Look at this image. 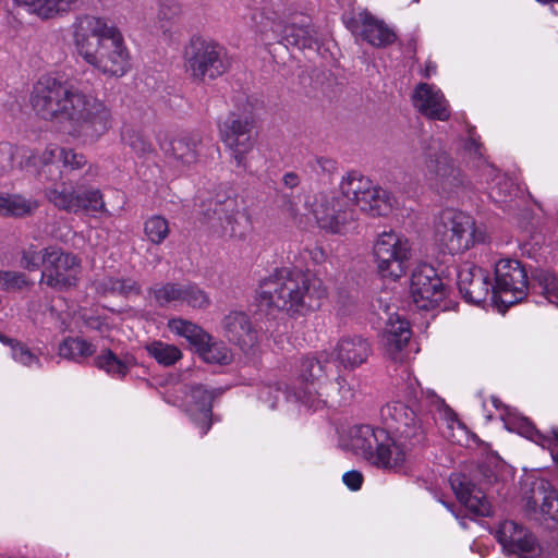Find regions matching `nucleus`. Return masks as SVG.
Wrapping results in <instances>:
<instances>
[{
    "instance_id": "obj_1",
    "label": "nucleus",
    "mask_w": 558,
    "mask_h": 558,
    "mask_svg": "<svg viewBox=\"0 0 558 558\" xmlns=\"http://www.w3.org/2000/svg\"><path fill=\"white\" fill-rule=\"evenodd\" d=\"M326 295L320 279L298 269H283L259 284L256 301L259 311L276 308L290 315H304L318 308Z\"/></svg>"
},
{
    "instance_id": "obj_2",
    "label": "nucleus",
    "mask_w": 558,
    "mask_h": 558,
    "mask_svg": "<svg viewBox=\"0 0 558 558\" xmlns=\"http://www.w3.org/2000/svg\"><path fill=\"white\" fill-rule=\"evenodd\" d=\"M77 53L105 74L122 76L129 66V53L120 32L96 16L84 15L74 31Z\"/></svg>"
},
{
    "instance_id": "obj_3",
    "label": "nucleus",
    "mask_w": 558,
    "mask_h": 558,
    "mask_svg": "<svg viewBox=\"0 0 558 558\" xmlns=\"http://www.w3.org/2000/svg\"><path fill=\"white\" fill-rule=\"evenodd\" d=\"M380 417L395 448V465H401L411 451L425 446L427 433L422 416L409 404L388 402L381 407Z\"/></svg>"
},
{
    "instance_id": "obj_4",
    "label": "nucleus",
    "mask_w": 558,
    "mask_h": 558,
    "mask_svg": "<svg viewBox=\"0 0 558 558\" xmlns=\"http://www.w3.org/2000/svg\"><path fill=\"white\" fill-rule=\"evenodd\" d=\"M72 101L74 102H71V112L66 120L71 126V135L96 141L111 128V111L102 101L81 90Z\"/></svg>"
},
{
    "instance_id": "obj_5",
    "label": "nucleus",
    "mask_w": 558,
    "mask_h": 558,
    "mask_svg": "<svg viewBox=\"0 0 558 558\" xmlns=\"http://www.w3.org/2000/svg\"><path fill=\"white\" fill-rule=\"evenodd\" d=\"M78 90L66 81L43 77L34 86L31 104L41 119L63 123L69 118L72 99Z\"/></svg>"
},
{
    "instance_id": "obj_6",
    "label": "nucleus",
    "mask_w": 558,
    "mask_h": 558,
    "mask_svg": "<svg viewBox=\"0 0 558 558\" xmlns=\"http://www.w3.org/2000/svg\"><path fill=\"white\" fill-rule=\"evenodd\" d=\"M199 214L203 223L221 238L243 239L251 228L250 217L232 197L203 202Z\"/></svg>"
},
{
    "instance_id": "obj_7",
    "label": "nucleus",
    "mask_w": 558,
    "mask_h": 558,
    "mask_svg": "<svg viewBox=\"0 0 558 558\" xmlns=\"http://www.w3.org/2000/svg\"><path fill=\"white\" fill-rule=\"evenodd\" d=\"M481 240L475 233L474 221L470 216L453 209L441 211L435 225V241L442 253H464Z\"/></svg>"
},
{
    "instance_id": "obj_8",
    "label": "nucleus",
    "mask_w": 558,
    "mask_h": 558,
    "mask_svg": "<svg viewBox=\"0 0 558 558\" xmlns=\"http://www.w3.org/2000/svg\"><path fill=\"white\" fill-rule=\"evenodd\" d=\"M493 303L500 312L522 302L529 290V279L524 265L515 258H501L495 264Z\"/></svg>"
},
{
    "instance_id": "obj_9",
    "label": "nucleus",
    "mask_w": 558,
    "mask_h": 558,
    "mask_svg": "<svg viewBox=\"0 0 558 558\" xmlns=\"http://www.w3.org/2000/svg\"><path fill=\"white\" fill-rule=\"evenodd\" d=\"M389 439L390 435L384 428L355 425L350 428L345 447L377 468L391 469L397 465Z\"/></svg>"
},
{
    "instance_id": "obj_10",
    "label": "nucleus",
    "mask_w": 558,
    "mask_h": 558,
    "mask_svg": "<svg viewBox=\"0 0 558 558\" xmlns=\"http://www.w3.org/2000/svg\"><path fill=\"white\" fill-rule=\"evenodd\" d=\"M186 71L196 81H213L228 70L223 49L214 41L194 36L184 49Z\"/></svg>"
},
{
    "instance_id": "obj_11",
    "label": "nucleus",
    "mask_w": 558,
    "mask_h": 558,
    "mask_svg": "<svg viewBox=\"0 0 558 558\" xmlns=\"http://www.w3.org/2000/svg\"><path fill=\"white\" fill-rule=\"evenodd\" d=\"M373 254L378 274L397 280L407 272L412 248L407 238L389 231L378 235Z\"/></svg>"
},
{
    "instance_id": "obj_12",
    "label": "nucleus",
    "mask_w": 558,
    "mask_h": 558,
    "mask_svg": "<svg viewBox=\"0 0 558 558\" xmlns=\"http://www.w3.org/2000/svg\"><path fill=\"white\" fill-rule=\"evenodd\" d=\"M255 120L251 111H232L220 125L221 140L233 150L238 167H246L245 154L254 145Z\"/></svg>"
},
{
    "instance_id": "obj_13",
    "label": "nucleus",
    "mask_w": 558,
    "mask_h": 558,
    "mask_svg": "<svg viewBox=\"0 0 558 558\" xmlns=\"http://www.w3.org/2000/svg\"><path fill=\"white\" fill-rule=\"evenodd\" d=\"M424 155L426 166L435 174L436 184L442 195L450 197L465 185V175L438 141L432 138Z\"/></svg>"
},
{
    "instance_id": "obj_14",
    "label": "nucleus",
    "mask_w": 558,
    "mask_h": 558,
    "mask_svg": "<svg viewBox=\"0 0 558 558\" xmlns=\"http://www.w3.org/2000/svg\"><path fill=\"white\" fill-rule=\"evenodd\" d=\"M81 267L80 259L57 246L46 247V264L40 282L62 291L76 286V274Z\"/></svg>"
},
{
    "instance_id": "obj_15",
    "label": "nucleus",
    "mask_w": 558,
    "mask_h": 558,
    "mask_svg": "<svg viewBox=\"0 0 558 558\" xmlns=\"http://www.w3.org/2000/svg\"><path fill=\"white\" fill-rule=\"evenodd\" d=\"M410 291L418 310L430 311L440 306L448 288L433 266L422 264L412 272Z\"/></svg>"
},
{
    "instance_id": "obj_16",
    "label": "nucleus",
    "mask_w": 558,
    "mask_h": 558,
    "mask_svg": "<svg viewBox=\"0 0 558 558\" xmlns=\"http://www.w3.org/2000/svg\"><path fill=\"white\" fill-rule=\"evenodd\" d=\"M523 512L535 521L551 520L558 523V492L553 484L545 478H536L524 490Z\"/></svg>"
},
{
    "instance_id": "obj_17",
    "label": "nucleus",
    "mask_w": 558,
    "mask_h": 558,
    "mask_svg": "<svg viewBox=\"0 0 558 558\" xmlns=\"http://www.w3.org/2000/svg\"><path fill=\"white\" fill-rule=\"evenodd\" d=\"M45 194L50 203L68 213L76 214L81 210L102 213L106 210L99 190L73 189L68 187L65 183H60L47 189Z\"/></svg>"
},
{
    "instance_id": "obj_18",
    "label": "nucleus",
    "mask_w": 558,
    "mask_h": 558,
    "mask_svg": "<svg viewBox=\"0 0 558 558\" xmlns=\"http://www.w3.org/2000/svg\"><path fill=\"white\" fill-rule=\"evenodd\" d=\"M272 33L277 35V45L295 47L300 50L319 49L320 38L312 19L305 14L292 15L286 22H276Z\"/></svg>"
},
{
    "instance_id": "obj_19",
    "label": "nucleus",
    "mask_w": 558,
    "mask_h": 558,
    "mask_svg": "<svg viewBox=\"0 0 558 558\" xmlns=\"http://www.w3.org/2000/svg\"><path fill=\"white\" fill-rule=\"evenodd\" d=\"M496 538L502 549L519 558H534L541 554L536 536L522 524L505 520L496 531Z\"/></svg>"
},
{
    "instance_id": "obj_20",
    "label": "nucleus",
    "mask_w": 558,
    "mask_h": 558,
    "mask_svg": "<svg viewBox=\"0 0 558 558\" xmlns=\"http://www.w3.org/2000/svg\"><path fill=\"white\" fill-rule=\"evenodd\" d=\"M299 399L308 407H318L319 403L341 407L353 399V391L345 378L338 376L333 379L326 378L319 386L316 383L308 385L304 389V397Z\"/></svg>"
},
{
    "instance_id": "obj_21",
    "label": "nucleus",
    "mask_w": 558,
    "mask_h": 558,
    "mask_svg": "<svg viewBox=\"0 0 558 558\" xmlns=\"http://www.w3.org/2000/svg\"><path fill=\"white\" fill-rule=\"evenodd\" d=\"M493 287L488 272L481 267L465 265L458 272V288L462 298L472 304L485 302Z\"/></svg>"
},
{
    "instance_id": "obj_22",
    "label": "nucleus",
    "mask_w": 558,
    "mask_h": 558,
    "mask_svg": "<svg viewBox=\"0 0 558 558\" xmlns=\"http://www.w3.org/2000/svg\"><path fill=\"white\" fill-rule=\"evenodd\" d=\"M332 353L345 369L353 371L367 362L372 345L362 336L348 335L338 340Z\"/></svg>"
},
{
    "instance_id": "obj_23",
    "label": "nucleus",
    "mask_w": 558,
    "mask_h": 558,
    "mask_svg": "<svg viewBox=\"0 0 558 558\" xmlns=\"http://www.w3.org/2000/svg\"><path fill=\"white\" fill-rule=\"evenodd\" d=\"M222 328L228 340L242 350L252 348L256 342V331L243 312L229 313L222 320Z\"/></svg>"
},
{
    "instance_id": "obj_24",
    "label": "nucleus",
    "mask_w": 558,
    "mask_h": 558,
    "mask_svg": "<svg viewBox=\"0 0 558 558\" xmlns=\"http://www.w3.org/2000/svg\"><path fill=\"white\" fill-rule=\"evenodd\" d=\"M413 102L422 114L433 120L445 121L449 118L442 94L435 92L427 83H420L416 86Z\"/></svg>"
},
{
    "instance_id": "obj_25",
    "label": "nucleus",
    "mask_w": 558,
    "mask_h": 558,
    "mask_svg": "<svg viewBox=\"0 0 558 558\" xmlns=\"http://www.w3.org/2000/svg\"><path fill=\"white\" fill-rule=\"evenodd\" d=\"M452 489L458 500L471 512L480 517L490 514V504L486 495L470 481H452Z\"/></svg>"
},
{
    "instance_id": "obj_26",
    "label": "nucleus",
    "mask_w": 558,
    "mask_h": 558,
    "mask_svg": "<svg viewBox=\"0 0 558 558\" xmlns=\"http://www.w3.org/2000/svg\"><path fill=\"white\" fill-rule=\"evenodd\" d=\"M356 206L373 217H384L392 210L393 197L388 191L379 186H372L362 193Z\"/></svg>"
},
{
    "instance_id": "obj_27",
    "label": "nucleus",
    "mask_w": 558,
    "mask_h": 558,
    "mask_svg": "<svg viewBox=\"0 0 558 558\" xmlns=\"http://www.w3.org/2000/svg\"><path fill=\"white\" fill-rule=\"evenodd\" d=\"M136 364L133 355L126 354L124 357H119L112 350L104 349L95 359L94 365L105 371L107 374L124 378L130 372L131 367Z\"/></svg>"
},
{
    "instance_id": "obj_28",
    "label": "nucleus",
    "mask_w": 558,
    "mask_h": 558,
    "mask_svg": "<svg viewBox=\"0 0 558 558\" xmlns=\"http://www.w3.org/2000/svg\"><path fill=\"white\" fill-rule=\"evenodd\" d=\"M38 203L25 198L20 194L0 193V216L12 218H26L38 208Z\"/></svg>"
},
{
    "instance_id": "obj_29",
    "label": "nucleus",
    "mask_w": 558,
    "mask_h": 558,
    "mask_svg": "<svg viewBox=\"0 0 558 558\" xmlns=\"http://www.w3.org/2000/svg\"><path fill=\"white\" fill-rule=\"evenodd\" d=\"M362 36L376 47H385L396 40V34L383 21L368 13L363 19Z\"/></svg>"
},
{
    "instance_id": "obj_30",
    "label": "nucleus",
    "mask_w": 558,
    "mask_h": 558,
    "mask_svg": "<svg viewBox=\"0 0 558 558\" xmlns=\"http://www.w3.org/2000/svg\"><path fill=\"white\" fill-rule=\"evenodd\" d=\"M201 144L202 138L198 135L182 136L170 142L169 150L178 161L190 166L198 160V146Z\"/></svg>"
},
{
    "instance_id": "obj_31",
    "label": "nucleus",
    "mask_w": 558,
    "mask_h": 558,
    "mask_svg": "<svg viewBox=\"0 0 558 558\" xmlns=\"http://www.w3.org/2000/svg\"><path fill=\"white\" fill-rule=\"evenodd\" d=\"M169 328L177 335L184 337L196 350L199 345H204L205 341L211 340V336L203 328L182 318L171 319Z\"/></svg>"
},
{
    "instance_id": "obj_32",
    "label": "nucleus",
    "mask_w": 558,
    "mask_h": 558,
    "mask_svg": "<svg viewBox=\"0 0 558 558\" xmlns=\"http://www.w3.org/2000/svg\"><path fill=\"white\" fill-rule=\"evenodd\" d=\"M191 397L196 405V409L203 416L201 427L203 433L206 434L211 427V415H213V401L215 393L198 385L191 389Z\"/></svg>"
},
{
    "instance_id": "obj_33",
    "label": "nucleus",
    "mask_w": 558,
    "mask_h": 558,
    "mask_svg": "<svg viewBox=\"0 0 558 558\" xmlns=\"http://www.w3.org/2000/svg\"><path fill=\"white\" fill-rule=\"evenodd\" d=\"M319 207L322 210L315 209V215L320 227L331 233H342L345 230L347 213L333 207L329 208L328 201H326V207L324 204Z\"/></svg>"
},
{
    "instance_id": "obj_34",
    "label": "nucleus",
    "mask_w": 558,
    "mask_h": 558,
    "mask_svg": "<svg viewBox=\"0 0 558 558\" xmlns=\"http://www.w3.org/2000/svg\"><path fill=\"white\" fill-rule=\"evenodd\" d=\"M145 349L158 364L165 367L174 365L182 357V352L178 347L161 341H153L146 344Z\"/></svg>"
},
{
    "instance_id": "obj_35",
    "label": "nucleus",
    "mask_w": 558,
    "mask_h": 558,
    "mask_svg": "<svg viewBox=\"0 0 558 558\" xmlns=\"http://www.w3.org/2000/svg\"><path fill=\"white\" fill-rule=\"evenodd\" d=\"M301 377L303 379L304 387L302 388V395H299V397H304V389L308 385L316 383V386H319L327 378L325 376L324 362L314 356L304 357L301 363Z\"/></svg>"
},
{
    "instance_id": "obj_36",
    "label": "nucleus",
    "mask_w": 558,
    "mask_h": 558,
    "mask_svg": "<svg viewBox=\"0 0 558 558\" xmlns=\"http://www.w3.org/2000/svg\"><path fill=\"white\" fill-rule=\"evenodd\" d=\"M196 352L206 363L227 365L232 361L230 350L222 342L213 341V339L205 341Z\"/></svg>"
},
{
    "instance_id": "obj_37",
    "label": "nucleus",
    "mask_w": 558,
    "mask_h": 558,
    "mask_svg": "<svg viewBox=\"0 0 558 558\" xmlns=\"http://www.w3.org/2000/svg\"><path fill=\"white\" fill-rule=\"evenodd\" d=\"M371 186V182L365 180L363 175L356 171H351L345 178H343L340 190L344 197L357 204L362 193L367 191Z\"/></svg>"
},
{
    "instance_id": "obj_38",
    "label": "nucleus",
    "mask_w": 558,
    "mask_h": 558,
    "mask_svg": "<svg viewBox=\"0 0 558 558\" xmlns=\"http://www.w3.org/2000/svg\"><path fill=\"white\" fill-rule=\"evenodd\" d=\"M94 353V347L90 342L69 337L59 345V355L65 359H75L78 356H90Z\"/></svg>"
},
{
    "instance_id": "obj_39",
    "label": "nucleus",
    "mask_w": 558,
    "mask_h": 558,
    "mask_svg": "<svg viewBox=\"0 0 558 558\" xmlns=\"http://www.w3.org/2000/svg\"><path fill=\"white\" fill-rule=\"evenodd\" d=\"M181 301L193 308H206L210 304L208 294L195 283L182 284Z\"/></svg>"
},
{
    "instance_id": "obj_40",
    "label": "nucleus",
    "mask_w": 558,
    "mask_h": 558,
    "mask_svg": "<svg viewBox=\"0 0 558 558\" xmlns=\"http://www.w3.org/2000/svg\"><path fill=\"white\" fill-rule=\"evenodd\" d=\"M144 232L151 243L160 244L169 234L168 221L161 216H153L145 222Z\"/></svg>"
},
{
    "instance_id": "obj_41",
    "label": "nucleus",
    "mask_w": 558,
    "mask_h": 558,
    "mask_svg": "<svg viewBox=\"0 0 558 558\" xmlns=\"http://www.w3.org/2000/svg\"><path fill=\"white\" fill-rule=\"evenodd\" d=\"M182 284L169 282L159 288H149V293L154 294L157 304L161 307L170 302L181 301Z\"/></svg>"
},
{
    "instance_id": "obj_42",
    "label": "nucleus",
    "mask_w": 558,
    "mask_h": 558,
    "mask_svg": "<svg viewBox=\"0 0 558 558\" xmlns=\"http://www.w3.org/2000/svg\"><path fill=\"white\" fill-rule=\"evenodd\" d=\"M31 284L32 282L23 272L0 270V287L3 291L17 292Z\"/></svg>"
},
{
    "instance_id": "obj_43",
    "label": "nucleus",
    "mask_w": 558,
    "mask_h": 558,
    "mask_svg": "<svg viewBox=\"0 0 558 558\" xmlns=\"http://www.w3.org/2000/svg\"><path fill=\"white\" fill-rule=\"evenodd\" d=\"M121 137L124 144L138 155H144L151 150V144L136 130L125 129Z\"/></svg>"
},
{
    "instance_id": "obj_44",
    "label": "nucleus",
    "mask_w": 558,
    "mask_h": 558,
    "mask_svg": "<svg viewBox=\"0 0 558 558\" xmlns=\"http://www.w3.org/2000/svg\"><path fill=\"white\" fill-rule=\"evenodd\" d=\"M46 264V248L40 252L35 250V246H29L22 252L21 266L28 271L39 269L41 266L45 268Z\"/></svg>"
},
{
    "instance_id": "obj_45",
    "label": "nucleus",
    "mask_w": 558,
    "mask_h": 558,
    "mask_svg": "<svg viewBox=\"0 0 558 558\" xmlns=\"http://www.w3.org/2000/svg\"><path fill=\"white\" fill-rule=\"evenodd\" d=\"M533 279L538 282L542 288V294L549 301V296H553L558 291V280L549 271L544 269H536L533 274Z\"/></svg>"
},
{
    "instance_id": "obj_46",
    "label": "nucleus",
    "mask_w": 558,
    "mask_h": 558,
    "mask_svg": "<svg viewBox=\"0 0 558 558\" xmlns=\"http://www.w3.org/2000/svg\"><path fill=\"white\" fill-rule=\"evenodd\" d=\"M336 304L340 314H351L357 304L356 293H353L343 287H339L337 289Z\"/></svg>"
},
{
    "instance_id": "obj_47",
    "label": "nucleus",
    "mask_w": 558,
    "mask_h": 558,
    "mask_svg": "<svg viewBox=\"0 0 558 558\" xmlns=\"http://www.w3.org/2000/svg\"><path fill=\"white\" fill-rule=\"evenodd\" d=\"M106 289L112 293L128 296L131 293L141 294V286L131 279H109Z\"/></svg>"
},
{
    "instance_id": "obj_48",
    "label": "nucleus",
    "mask_w": 558,
    "mask_h": 558,
    "mask_svg": "<svg viewBox=\"0 0 558 558\" xmlns=\"http://www.w3.org/2000/svg\"><path fill=\"white\" fill-rule=\"evenodd\" d=\"M60 159L65 169L77 170L87 163V159L83 154L76 153L73 149L62 148L60 150Z\"/></svg>"
},
{
    "instance_id": "obj_49",
    "label": "nucleus",
    "mask_w": 558,
    "mask_h": 558,
    "mask_svg": "<svg viewBox=\"0 0 558 558\" xmlns=\"http://www.w3.org/2000/svg\"><path fill=\"white\" fill-rule=\"evenodd\" d=\"M383 345L385 348L386 355L395 362H400L402 360L401 352L408 345L409 341L404 338H399L398 340L381 338Z\"/></svg>"
},
{
    "instance_id": "obj_50",
    "label": "nucleus",
    "mask_w": 558,
    "mask_h": 558,
    "mask_svg": "<svg viewBox=\"0 0 558 558\" xmlns=\"http://www.w3.org/2000/svg\"><path fill=\"white\" fill-rule=\"evenodd\" d=\"M14 149L9 143H0V178L13 169Z\"/></svg>"
},
{
    "instance_id": "obj_51",
    "label": "nucleus",
    "mask_w": 558,
    "mask_h": 558,
    "mask_svg": "<svg viewBox=\"0 0 558 558\" xmlns=\"http://www.w3.org/2000/svg\"><path fill=\"white\" fill-rule=\"evenodd\" d=\"M181 13V5L177 0H161L158 12L159 21H173Z\"/></svg>"
},
{
    "instance_id": "obj_52",
    "label": "nucleus",
    "mask_w": 558,
    "mask_h": 558,
    "mask_svg": "<svg viewBox=\"0 0 558 558\" xmlns=\"http://www.w3.org/2000/svg\"><path fill=\"white\" fill-rule=\"evenodd\" d=\"M387 326L390 327L391 329H395L396 333L399 335L400 339H411L412 332L408 320L397 317L396 320L389 319Z\"/></svg>"
},
{
    "instance_id": "obj_53",
    "label": "nucleus",
    "mask_w": 558,
    "mask_h": 558,
    "mask_svg": "<svg viewBox=\"0 0 558 558\" xmlns=\"http://www.w3.org/2000/svg\"><path fill=\"white\" fill-rule=\"evenodd\" d=\"M342 481L351 490H357L363 484V475L356 470H351L343 474Z\"/></svg>"
},
{
    "instance_id": "obj_54",
    "label": "nucleus",
    "mask_w": 558,
    "mask_h": 558,
    "mask_svg": "<svg viewBox=\"0 0 558 558\" xmlns=\"http://www.w3.org/2000/svg\"><path fill=\"white\" fill-rule=\"evenodd\" d=\"M14 359L23 363L24 365H29L33 360H36V356L29 351V349L19 341V344L15 345V350H13Z\"/></svg>"
},
{
    "instance_id": "obj_55",
    "label": "nucleus",
    "mask_w": 558,
    "mask_h": 558,
    "mask_svg": "<svg viewBox=\"0 0 558 558\" xmlns=\"http://www.w3.org/2000/svg\"><path fill=\"white\" fill-rule=\"evenodd\" d=\"M60 173L61 172L59 171V166L54 162H48L44 157L41 169L38 172L39 177L49 181H53Z\"/></svg>"
},
{
    "instance_id": "obj_56",
    "label": "nucleus",
    "mask_w": 558,
    "mask_h": 558,
    "mask_svg": "<svg viewBox=\"0 0 558 558\" xmlns=\"http://www.w3.org/2000/svg\"><path fill=\"white\" fill-rule=\"evenodd\" d=\"M481 143L477 142L475 138L470 136L468 141L464 144V149L471 154H474V156L481 157Z\"/></svg>"
},
{
    "instance_id": "obj_57",
    "label": "nucleus",
    "mask_w": 558,
    "mask_h": 558,
    "mask_svg": "<svg viewBox=\"0 0 558 558\" xmlns=\"http://www.w3.org/2000/svg\"><path fill=\"white\" fill-rule=\"evenodd\" d=\"M282 180L283 184L289 189L296 187L300 184V178L295 172H287Z\"/></svg>"
},
{
    "instance_id": "obj_58",
    "label": "nucleus",
    "mask_w": 558,
    "mask_h": 558,
    "mask_svg": "<svg viewBox=\"0 0 558 558\" xmlns=\"http://www.w3.org/2000/svg\"><path fill=\"white\" fill-rule=\"evenodd\" d=\"M283 198H286V196H283ZM282 207L288 211V214L291 217L294 218L296 216V214H298L296 204L291 198L284 199V202L282 203Z\"/></svg>"
},
{
    "instance_id": "obj_59",
    "label": "nucleus",
    "mask_w": 558,
    "mask_h": 558,
    "mask_svg": "<svg viewBox=\"0 0 558 558\" xmlns=\"http://www.w3.org/2000/svg\"><path fill=\"white\" fill-rule=\"evenodd\" d=\"M318 163L323 170L331 171L335 169V161L327 158H319Z\"/></svg>"
},
{
    "instance_id": "obj_60",
    "label": "nucleus",
    "mask_w": 558,
    "mask_h": 558,
    "mask_svg": "<svg viewBox=\"0 0 558 558\" xmlns=\"http://www.w3.org/2000/svg\"><path fill=\"white\" fill-rule=\"evenodd\" d=\"M0 341L7 345L12 347L13 350H15V345L19 344V341L12 338H9L8 336L0 332Z\"/></svg>"
},
{
    "instance_id": "obj_61",
    "label": "nucleus",
    "mask_w": 558,
    "mask_h": 558,
    "mask_svg": "<svg viewBox=\"0 0 558 558\" xmlns=\"http://www.w3.org/2000/svg\"><path fill=\"white\" fill-rule=\"evenodd\" d=\"M383 338H389V339H399V335L396 333L395 329H391L390 327H386L383 332Z\"/></svg>"
},
{
    "instance_id": "obj_62",
    "label": "nucleus",
    "mask_w": 558,
    "mask_h": 558,
    "mask_svg": "<svg viewBox=\"0 0 558 558\" xmlns=\"http://www.w3.org/2000/svg\"><path fill=\"white\" fill-rule=\"evenodd\" d=\"M37 160H38L37 156L32 155V156H31V157H28V159H27V165H28V163H32L33 166H36V165H37Z\"/></svg>"
},
{
    "instance_id": "obj_63",
    "label": "nucleus",
    "mask_w": 558,
    "mask_h": 558,
    "mask_svg": "<svg viewBox=\"0 0 558 558\" xmlns=\"http://www.w3.org/2000/svg\"><path fill=\"white\" fill-rule=\"evenodd\" d=\"M549 302L558 305V291L553 296H549Z\"/></svg>"
},
{
    "instance_id": "obj_64",
    "label": "nucleus",
    "mask_w": 558,
    "mask_h": 558,
    "mask_svg": "<svg viewBox=\"0 0 558 558\" xmlns=\"http://www.w3.org/2000/svg\"><path fill=\"white\" fill-rule=\"evenodd\" d=\"M435 69H436V66H435V65H434V66H432V65H429V64H428V65L426 66V76H428V75H429V71H432V70H433V71H435Z\"/></svg>"
}]
</instances>
